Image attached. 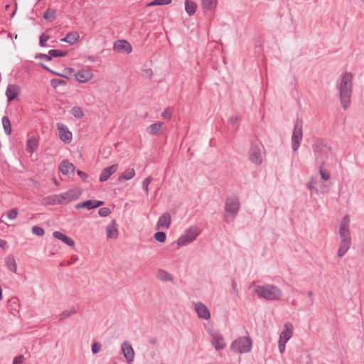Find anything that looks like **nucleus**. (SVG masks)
I'll use <instances>...</instances> for the list:
<instances>
[{"instance_id":"obj_10","label":"nucleus","mask_w":364,"mask_h":364,"mask_svg":"<svg viewBox=\"0 0 364 364\" xmlns=\"http://www.w3.org/2000/svg\"><path fill=\"white\" fill-rule=\"evenodd\" d=\"M104 204V201L97 200H87L84 202L77 203L75 205V209L79 210L82 208H87V210H92L98 207L102 206Z\"/></svg>"},{"instance_id":"obj_8","label":"nucleus","mask_w":364,"mask_h":364,"mask_svg":"<svg viewBox=\"0 0 364 364\" xmlns=\"http://www.w3.org/2000/svg\"><path fill=\"white\" fill-rule=\"evenodd\" d=\"M249 159L250 161L255 164H261L262 162V156L261 153L260 146L257 144H252L249 151Z\"/></svg>"},{"instance_id":"obj_34","label":"nucleus","mask_w":364,"mask_h":364,"mask_svg":"<svg viewBox=\"0 0 364 364\" xmlns=\"http://www.w3.org/2000/svg\"><path fill=\"white\" fill-rule=\"evenodd\" d=\"M350 218L348 215H345L340 224L339 232L349 231Z\"/></svg>"},{"instance_id":"obj_20","label":"nucleus","mask_w":364,"mask_h":364,"mask_svg":"<svg viewBox=\"0 0 364 364\" xmlns=\"http://www.w3.org/2000/svg\"><path fill=\"white\" fill-rule=\"evenodd\" d=\"M46 200L47 203L50 204V205L66 203L64 193L62 194H59V195H53V196H48L46 198Z\"/></svg>"},{"instance_id":"obj_15","label":"nucleus","mask_w":364,"mask_h":364,"mask_svg":"<svg viewBox=\"0 0 364 364\" xmlns=\"http://www.w3.org/2000/svg\"><path fill=\"white\" fill-rule=\"evenodd\" d=\"M122 350L124 358L127 359L128 363H131L134 360V351L133 350L132 346L129 342H123V343L122 344Z\"/></svg>"},{"instance_id":"obj_42","label":"nucleus","mask_w":364,"mask_h":364,"mask_svg":"<svg viewBox=\"0 0 364 364\" xmlns=\"http://www.w3.org/2000/svg\"><path fill=\"white\" fill-rule=\"evenodd\" d=\"M154 238L159 242H164L166 239V235L164 232H161V231L156 232L154 235Z\"/></svg>"},{"instance_id":"obj_22","label":"nucleus","mask_w":364,"mask_h":364,"mask_svg":"<svg viewBox=\"0 0 364 364\" xmlns=\"http://www.w3.org/2000/svg\"><path fill=\"white\" fill-rule=\"evenodd\" d=\"M53 235L55 238L61 240L63 242L70 247H73L75 245V242L73 239L59 231H55L53 233Z\"/></svg>"},{"instance_id":"obj_64","label":"nucleus","mask_w":364,"mask_h":364,"mask_svg":"<svg viewBox=\"0 0 364 364\" xmlns=\"http://www.w3.org/2000/svg\"><path fill=\"white\" fill-rule=\"evenodd\" d=\"M307 294H308V296H309V297H311V296H312V295H313V292H312V291H308V293H307Z\"/></svg>"},{"instance_id":"obj_51","label":"nucleus","mask_w":364,"mask_h":364,"mask_svg":"<svg viewBox=\"0 0 364 364\" xmlns=\"http://www.w3.org/2000/svg\"><path fill=\"white\" fill-rule=\"evenodd\" d=\"M101 349V344L97 342H94L92 345V352L93 354H97Z\"/></svg>"},{"instance_id":"obj_11","label":"nucleus","mask_w":364,"mask_h":364,"mask_svg":"<svg viewBox=\"0 0 364 364\" xmlns=\"http://www.w3.org/2000/svg\"><path fill=\"white\" fill-rule=\"evenodd\" d=\"M21 92V87L18 85L9 84L6 90L8 102H10L17 98Z\"/></svg>"},{"instance_id":"obj_2","label":"nucleus","mask_w":364,"mask_h":364,"mask_svg":"<svg viewBox=\"0 0 364 364\" xmlns=\"http://www.w3.org/2000/svg\"><path fill=\"white\" fill-rule=\"evenodd\" d=\"M315 159L318 163L321 164L331 155V147L323 139H316L312 145Z\"/></svg>"},{"instance_id":"obj_32","label":"nucleus","mask_w":364,"mask_h":364,"mask_svg":"<svg viewBox=\"0 0 364 364\" xmlns=\"http://www.w3.org/2000/svg\"><path fill=\"white\" fill-rule=\"evenodd\" d=\"M326 164V161H322L321 164L319 166V173L321 177L324 181H328L331 178L330 173L328 170L324 168V166Z\"/></svg>"},{"instance_id":"obj_7","label":"nucleus","mask_w":364,"mask_h":364,"mask_svg":"<svg viewBox=\"0 0 364 364\" xmlns=\"http://www.w3.org/2000/svg\"><path fill=\"white\" fill-rule=\"evenodd\" d=\"M199 230L196 227H191L188 229L186 233L181 236L177 243L179 246H185L194 241L199 235Z\"/></svg>"},{"instance_id":"obj_48","label":"nucleus","mask_w":364,"mask_h":364,"mask_svg":"<svg viewBox=\"0 0 364 364\" xmlns=\"http://www.w3.org/2000/svg\"><path fill=\"white\" fill-rule=\"evenodd\" d=\"M111 213V210L109 208H107V207H104V208H101L100 209H99L98 210V214L101 216V217H107L108 216L109 214Z\"/></svg>"},{"instance_id":"obj_9","label":"nucleus","mask_w":364,"mask_h":364,"mask_svg":"<svg viewBox=\"0 0 364 364\" xmlns=\"http://www.w3.org/2000/svg\"><path fill=\"white\" fill-rule=\"evenodd\" d=\"M56 127L60 140L66 144L70 143L73 134L68 129V127L63 123H57Z\"/></svg>"},{"instance_id":"obj_27","label":"nucleus","mask_w":364,"mask_h":364,"mask_svg":"<svg viewBox=\"0 0 364 364\" xmlns=\"http://www.w3.org/2000/svg\"><path fill=\"white\" fill-rule=\"evenodd\" d=\"M163 124L162 122L154 123L147 127L146 131L150 134L156 135L159 133Z\"/></svg>"},{"instance_id":"obj_39","label":"nucleus","mask_w":364,"mask_h":364,"mask_svg":"<svg viewBox=\"0 0 364 364\" xmlns=\"http://www.w3.org/2000/svg\"><path fill=\"white\" fill-rule=\"evenodd\" d=\"M48 54L51 55L52 58H59V57H64L67 55L68 53L65 51H63L60 50H50L48 51Z\"/></svg>"},{"instance_id":"obj_36","label":"nucleus","mask_w":364,"mask_h":364,"mask_svg":"<svg viewBox=\"0 0 364 364\" xmlns=\"http://www.w3.org/2000/svg\"><path fill=\"white\" fill-rule=\"evenodd\" d=\"M339 235L341 237V243L348 245L351 244V238L349 231L339 232Z\"/></svg>"},{"instance_id":"obj_55","label":"nucleus","mask_w":364,"mask_h":364,"mask_svg":"<svg viewBox=\"0 0 364 364\" xmlns=\"http://www.w3.org/2000/svg\"><path fill=\"white\" fill-rule=\"evenodd\" d=\"M287 341L282 339H279V350L281 353H283L285 350V344Z\"/></svg>"},{"instance_id":"obj_4","label":"nucleus","mask_w":364,"mask_h":364,"mask_svg":"<svg viewBox=\"0 0 364 364\" xmlns=\"http://www.w3.org/2000/svg\"><path fill=\"white\" fill-rule=\"evenodd\" d=\"M252 341L249 336L237 338L231 344V349L239 353H249L252 350Z\"/></svg>"},{"instance_id":"obj_63","label":"nucleus","mask_w":364,"mask_h":364,"mask_svg":"<svg viewBox=\"0 0 364 364\" xmlns=\"http://www.w3.org/2000/svg\"><path fill=\"white\" fill-rule=\"evenodd\" d=\"M15 6H16L15 10H14V11H13V13L11 14V17H14V15H15V14H16V10H17V4H15Z\"/></svg>"},{"instance_id":"obj_62","label":"nucleus","mask_w":364,"mask_h":364,"mask_svg":"<svg viewBox=\"0 0 364 364\" xmlns=\"http://www.w3.org/2000/svg\"><path fill=\"white\" fill-rule=\"evenodd\" d=\"M232 287L234 291H237V284H236V282L235 281H233L232 282Z\"/></svg>"},{"instance_id":"obj_41","label":"nucleus","mask_w":364,"mask_h":364,"mask_svg":"<svg viewBox=\"0 0 364 364\" xmlns=\"http://www.w3.org/2000/svg\"><path fill=\"white\" fill-rule=\"evenodd\" d=\"M70 113L75 117L80 119L84 116V112L80 107H74L72 108Z\"/></svg>"},{"instance_id":"obj_43","label":"nucleus","mask_w":364,"mask_h":364,"mask_svg":"<svg viewBox=\"0 0 364 364\" xmlns=\"http://www.w3.org/2000/svg\"><path fill=\"white\" fill-rule=\"evenodd\" d=\"M152 179L153 178L151 176H149L146 178L143 181L142 187L146 195L149 194V185L152 181Z\"/></svg>"},{"instance_id":"obj_49","label":"nucleus","mask_w":364,"mask_h":364,"mask_svg":"<svg viewBox=\"0 0 364 364\" xmlns=\"http://www.w3.org/2000/svg\"><path fill=\"white\" fill-rule=\"evenodd\" d=\"M141 75L143 77L151 79L153 75V71L150 68L142 70Z\"/></svg>"},{"instance_id":"obj_37","label":"nucleus","mask_w":364,"mask_h":364,"mask_svg":"<svg viewBox=\"0 0 364 364\" xmlns=\"http://www.w3.org/2000/svg\"><path fill=\"white\" fill-rule=\"evenodd\" d=\"M217 0H202V5L205 9L212 10L216 6Z\"/></svg>"},{"instance_id":"obj_24","label":"nucleus","mask_w":364,"mask_h":364,"mask_svg":"<svg viewBox=\"0 0 364 364\" xmlns=\"http://www.w3.org/2000/svg\"><path fill=\"white\" fill-rule=\"evenodd\" d=\"M79 38V34L77 32H70L61 41L70 45H73L78 41Z\"/></svg>"},{"instance_id":"obj_38","label":"nucleus","mask_w":364,"mask_h":364,"mask_svg":"<svg viewBox=\"0 0 364 364\" xmlns=\"http://www.w3.org/2000/svg\"><path fill=\"white\" fill-rule=\"evenodd\" d=\"M171 1L172 0H154L147 4L146 6L168 5Z\"/></svg>"},{"instance_id":"obj_6","label":"nucleus","mask_w":364,"mask_h":364,"mask_svg":"<svg viewBox=\"0 0 364 364\" xmlns=\"http://www.w3.org/2000/svg\"><path fill=\"white\" fill-rule=\"evenodd\" d=\"M240 210V201L237 196L228 197L225 201V210L235 218Z\"/></svg>"},{"instance_id":"obj_12","label":"nucleus","mask_w":364,"mask_h":364,"mask_svg":"<svg viewBox=\"0 0 364 364\" xmlns=\"http://www.w3.org/2000/svg\"><path fill=\"white\" fill-rule=\"evenodd\" d=\"M195 311L199 318L208 320L210 318V313L208 307L201 302L195 304Z\"/></svg>"},{"instance_id":"obj_23","label":"nucleus","mask_w":364,"mask_h":364,"mask_svg":"<svg viewBox=\"0 0 364 364\" xmlns=\"http://www.w3.org/2000/svg\"><path fill=\"white\" fill-rule=\"evenodd\" d=\"M107 237L111 239H116L118 236V230L116 228V221L112 220V223L106 228Z\"/></svg>"},{"instance_id":"obj_47","label":"nucleus","mask_w":364,"mask_h":364,"mask_svg":"<svg viewBox=\"0 0 364 364\" xmlns=\"http://www.w3.org/2000/svg\"><path fill=\"white\" fill-rule=\"evenodd\" d=\"M76 311L73 309L70 311H64L60 314V319L63 320L68 318L70 315L75 314Z\"/></svg>"},{"instance_id":"obj_54","label":"nucleus","mask_w":364,"mask_h":364,"mask_svg":"<svg viewBox=\"0 0 364 364\" xmlns=\"http://www.w3.org/2000/svg\"><path fill=\"white\" fill-rule=\"evenodd\" d=\"M36 58H40V59H43L46 61H50L52 60L51 58V55H50L49 54H43V53H38L36 55Z\"/></svg>"},{"instance_id":"obj_59","label":"nucleus","mask_w":364,"mask_h":364,"mask_svg":"<svg viewBox=\"0 0 364 364\" xmlns=\"http://www.w3.org/2000/svg\"><path fill=\"white\" fill-rule=\"evenodd\" d=\"M238 121H239V118L237 116H232L229 119L230 123L232 125L237 124Z\"/></svg>"},{"instance_id":"obj_52","label":"nucleus","mask_w":364,"mask_h":364,"mask_svg":"<svg viewBox=\"0 0 364 364\" xmlns=\"http://www.w3.org/2000/svg\"><path fill=\"white\" fill-rule=\"evenodd\" d=\"M40 65L45 70L53 73L54 75H58V76H60V77H68L65 75L64 74H60V73H58L57 72H55L53 70H52L51 69H50L49 68H48L46 65H45L43 63H40Z\"/></svg>"},{"instance_id":"obj_21","label":"nucleus","mask_w":364,"mask_h":364,"mask_svg":"<svg viewBox=\"0 0 364 364\" xmlns=\"http://www.w3.org/2000/svg\"><path fill=\"white\" fill-rule=\"evenodd\" d=\"M75 79L80 82H86L90 80L92 74L87 70H82L75 74Z\"/></svg>"},{"instance_id":"obj_14","label":"nucleus","mask_w":364,"mask_h":364,"mask_svg":"<svg viewBox=\"0 0 364 364\" xmlns=\"http://www.w3.org/2000/svg\"><path fill=\"white\" fill-rule=\"evenodd\" d=\"M117 169L118 164H117L103 168L100 175V181L105 182L107 181L109 178V177L117 171Z\"/></svg>"},{"instance_id":"obj_1","label":"nucleus","mask_w":364,"mask_h":364,"mask_svg":"<svg viewBox=\"0 0 364 364\" xmlns=\"http://www.w3.org/2000/svg\"><path fill=\"white\" fill-rule=\"evenodd\" d=\"M336 87L339 91L341 106L346 110L348 108L351 101L353 75L348 72L342 73L337 80Z\"/></svg>"},{"instance_id":"obj_35","label":"nucleus","mask_w":364,"mask_h":364,"mask_svg":"<svg viewBox=\"0 0 364 364\" xmlns=\"http://www.w3.org/2000/svg\"><path fill=\"white\" fill-rule=\"evenodd\" d=\"M79 195L80 194L77 193L74 190H70V191H67L66 193H64L66 203L77 199L79 197Z\"/></svg>"},{"instance_id":"obj_60","label":"nucleus","mask_w":364,"mask_h":364,"mask_svg":"<svg viewBox=\"0 0 364 364\" xmlns=\"http://www.w3.org/2000/svg\"><path fill=\"white\" fill-rule=\"evenodd\" d=\"M6 245V242L4 240L0 239V247L4 249Z\"/></svg>"},{"instance_id":"obj_3","label":"nucleus","mask_w":364,"mask_h":364,"mask_svg":"<svg viewBox=\"0 0 364 364\" xmlns=\"http://www.w3.org/2000/svg\"><path fill=\"white\" fill-rule=\"evenodd\" d=\"M255 292L258 296L267 300H278L282 296V291L278 287L271 284L257 286Z\"/></svg>"},{"instance_id":"obj_45","label":"nucleus","mask_w":364,"mask_h":364,"mask_svg":"<svg viewBox=\"0 0 364 364\" xmlns=\"http://www.w3.org/2000/svg\"><path fill=\"white\" fill-rule=\"evenodd\" d=\"M50 84L54 88H56L60 85H65L66 82L61 79H52L50 80Z\"/></svg>"},{"instance_id":"obj_46","label":"nucleus","mask_w":364,"mask_h":364,"mask_svg":"<svg viewBox=\"0 0 364 364\" xmlns=\"http://www.w3.org/2000/svg\"><path fill=\"white\" fill-rule=\"evenodd\" d=\"M32 232L38 236H43L45 234L44 230L39 226H33L32 228Z\"/></svg>"},{"instance_id":"obj_17","label":"nucleus","mask_w":364,"mask_h":364,"mask_svg":"<svg viewBox=\"0 0 364 364\" xmlns=\"http://www.w3.org/2000/svg\"><path fill=\"white\" fill-rule=\"evenodd\" d=\"M293 335V325L290 322L284 323V329L279 335V338L288 341Z\"/></svg>"},{"instance_id":"obj_58","label":"nucleus","mask_w":364,"mask_h":364,"mask_svg":"<svg viewBox=\"0 0 364 364\" xmlns=\"http://www.w3.org/2000/svg\"><path fill=\"white\" fill-rule=\"evenodd\" d=\"M77 174L83 180V181H86V179L87 178L88 176L87 173H85V172L80 171V170H77Z\"/></svg>"},{"instance_id":"obj_13","label":"nucleus","mask_w":364,"mask_h":364,"mask_svg":"<svg viewBox=\"0 0 364 364\" xmlns=\"http://www.w3.org/2000/svg\"><path fill=\"white\" fill-rule=\"evenodd\" d=\"M114 50L123 53H130L132 50V46L126 40H119L114 43Z\"/></svg>"},{"instance_id":"obj_25","label":"nucleus","mask_w":364,"mask_h":364,"mask_svg":"<svg viewBox=\"0 0 364 364\" xmlns=\"http://www.w3.org/2000/svg\"><path fill=\"white\" fill-rule=\"evenodd\" d=\"M38 144L35 136L30 137L27 141L26 150L28 153H33L38 149Z\"/></svg>"},{"instance_id":"obj_29","label":"nucleus","mask_w":364,"mask_h":364,"mask_svg":"<svg viewBox=\"0 0 364 364\" xmlns=\"http://www.w3.org/2000/svg\"><path fill=\"white\" fill-rule=\"evenodd\" d=\"M156 277L162 282H171L173 279L171 275L168 272L163 269L159 270Z\"/></svg>"},{"instance_id":"obj_28","label":"nucleus","mask_w":364,"mask_h":364,"mask_svg":"<svg viewBox=\"0 0 364 364\" xmlns=\"http://www.w3.org/2000/svg\"><path fill=\"white\" fill-rule=\"evenodd\" d=\"M43 18L50 22L55 21L56 18V10L48 8L43 14Z\"/></svg>"},{"instance_id":"obj_31","label":"nucleus","mask_w":364,"mask_h":364,"mask_svg":"<svg viewBox=\"0 0 364 364\" xmlns=\"http://www.w3.org/2000/svg\"><path fill=\"white\" fill-rule=\"evenodd\" d=\"M2 122V126L4 130V132L7 135H10L11 134V124L10 119L8 117L4 116L1 119Z\"/></svg>"},{"instance_id":"obj_19","label":"nucleus","mask_w":364,"mask_h":364,"mask_svg":"<svg viewBox=\"0 0 364 364\" xmlns=\"http://www.w3.org/2000/svg\"><path fill=\"white\" fill-rule=\"evenodd\" d=\"M59 171L63 175H69L75 171L74 165L68 161H63L59 165Z\"/></svg>"},{"instance_id":"obj_30","label":"nucleus","mask_w":364,"mask_h":364,"mask_svg":"<svg viewBox=\"0 0 364 364\" xmlns=\"http://www.w3.org/2000/svg\"><path fill=\"white\" fill-rule=\"evenodd\" d=\"M135 176V171L132 168H129L124 171L119 176V180H130Z\"/></svg>"},{"instance_id":"obj_26","label":"nucleus","mask_w":364,"mask_h":364,"mask_svg":"<svg viewBox=\"0 0 364 364\" xmlns=\"http://www.w3.org/2000/svg\"><path fill=\"white\" fill-rule=\"evenodd\" d=\"M197 5L192 0H185V9L189 16H192L196 11Z\"/></svg>"},{"instance_id":"obj_53","label":"nucleus","mask_w":364,"mask_h":364,"mask_svg":"<svg viewBox=\"0 0 364 364\" xmlns=\"http://www.w3.org/2000/svg\"><path fill=\"white\" fill-rule=\"evenodd\" d=\"M317 183V179L316 178H311V180L307 183L306 184V187L310 189V190H312V189H314L315 188V186L316 185Z\"/></svg>"},{"instance_id":"obj_40","label":"nucleus","mask_w":364,"mask_h":364,"mask_svg":"<svg viewBox=\"0 0 364 364\" xmlns=\"http://www.w3.org/2000/svg\"><path fill=\"white\" fill-rule=\"evenodd\" d=\"M350 245L341 243L338 250V256L342 257L346 255L347 251L349 250Z\"/></svg>"},{"instance_id":"obj_16","label":"nucleus","mask_w":364,"mask_h":364,"mask_svg":"<svg viewBox=\"0 0 364 364\" xmlns=\"http://www.w3.org/2000/svg\"><path fill=\"white\" fill-rule=\"evenodd\" d=\"M211 343L215 347V350H220L223 349L225 346L223 337L216 331H213L211 333Z\"/></svg>"},{"instance_id":"obj_18","label":"nucleus","mask_w":364,"mask_h":364,"mask_svg":"<svg viewBox=\"0 0 364 364\" xmlns=\"http://www.w3.org/2000/svg\"><path fill=\"white\" fill-rule=\"evenodd\" d=\"M171 215L168 213H164L158 220L156 223V229L168 228L171 225Z\"/></svg>"},{"instance_id":"obj_57","label":"nucleus","mask_w":364,"mask_h":364,"mask_svg":"<svg viewBox=\"0 0 364 364\" xmlns=\"http://www.w3.org/2000/svg\"><path fill=\"white\" fill-rule=\"evenodd\" d=\"M161 117H162L164 119H171V112H169L168 109H165V110L162 112V114H161Z\"/></svg>"},{"instance_id":"obj_50","label":"nucleus","mask_w":364,"mask_h":364,"mask_svg":"<svg viewBox=\"0 0 364 364\" xmlns=\"http://www.w3.org/2000/svg\"><path fill=\"white\" fill-rule=\"evenodd\" d=\"M17 215H18V210L16 208L11 209L9 211H8V213H7V217L10 220H14V219L16 218Z\"/></svg>"},{"instance_id":"obj_61","label":"nucleus","mask_w":364,"mask_h":364,"mask_svg":"<svg viewBox=\"0 0 364 364\" xmlns=\"http://www.w3.org/2000/svg\"><path fill=\"white\" fill-rule=\"evenodd\" d=\"M74 70L73 68H66L65 70V72L67 73V74H71L72 73H73Z\"/></svg>"},{"instance_id":"obj_44","label":"nucleus","mask_w":364,"mask_h":364,"mask_svg":"<svg viewBox=\"0 0 364 364\" xmlns=\"http://www.w3.org/2000/svg\"><path fill=\"white\" fill-rule=\"evenodd\" d=\"M50 39V36L42 33L39 38V44L41 47L47 46L46 42Z\"/></svg>"},{"instance_id":"obj_56","label":"nucleus","mask_w":364,"mask_h":364,"mask_svg":"<svg viewBox=\"0 0 364 364\" xmlns=\"http://www.w3.org/2000/svg\"><path fill=\"white\" fill-rule=\"evenodd\" d=\"M24 360L23 355H18L14 359L13 364H21Z\"/></svg>"},{"instance_id":"obj_33","label":"nucleus","mask_w":364,"mask_h":364,"mask_svg":"<svg viewBox=\"0 0 364 364\" xmlns=\"http://www.w3.org/2000/svg\"><path fill=\"white\" fill-rule=\"evenodd\" d=\"M6 267L12 272H16V263L13 257H9L6 259Z\"/></svg>"},{"instance_id":"obj_5","label":"nucleus","mask_w":364,"mask_h":364,"mask_svg":"<svg viewBox=\"0 0 364 364\" xmlns=\"http://www.w3.org/2000/svg\"><path fill=\"white\" fill-rule=\"evenodd\" d=\"M303 129V122L301 119H297L295 122L292 136H291V146H292V149L294 151L298 150V149L301 144V142L302 141V138H303V129Z\"/></svg>"}]
</instances>
